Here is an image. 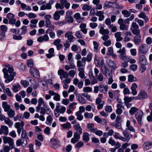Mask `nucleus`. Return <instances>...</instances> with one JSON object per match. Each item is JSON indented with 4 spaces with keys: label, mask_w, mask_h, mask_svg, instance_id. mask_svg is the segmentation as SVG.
Segmentation results:
<instances>
[{
    "label": "nucleus",
    "mask_w": 152,
    "mask_h": 152,
    "mask_svg": "<svg viewBox=\"0 0 152 152\" xmlns=\"http://www.w3.org/2000/svg\"><path fill=\"white\" fill-rule=\"evenodd\" d=\"M2 139L4 143V144L8 143L9 146L11 147V149L14 148V140L11 137L4 136Z\"/></svg>",
    "instance_id": "obj_1"
},
{
    "label": "nucleus",
    "mask_w": 152,
    "mask_h": 152,
    "mask_svg": "<svg viewBox=\"0 0 152 152\" xmlns=\"http://www.w3.org/2000/svg\"><path fill=\"white\" fill-rule=\"evenodd\" d=\"M50 142L51 143L52 147L55 149L58 148L61 145L60 141L55 138H51Z\"/></svg>",
    "instance_id": "obj_2"
},
{
    "label": "nucleus",
    "mask_w": 152,
    "mask_h": 152,
    "mask_svg": "<svg viewBox=\"0 0 152 152\" xmlns=\"http://www.w3.org/2000/svg\"><path fill=\"white\" fill-rule=\"evenodd\" d=\"M117 53L120 54L119 57L123 61H125L128 59V57L126 56L125 49L124 48L120 49L117 51Z\"/></svg>",
    "instance_id": "obj_3"
},
{
    "label": "nucleus",
    "mask_w": 152,
    "mask_h": 152,
    "mask_svg": "<svg viewBox=\"0 0 152 152\" xmlns=\"http://www.w3.org/2000/svg\"><path fill=\"white\" fill-rule=\"evenodd\" d=\"M38 83L42 90L46 91L48 89V85L45 80L40 78L39 80Z\"/></svg>",
    "instance_id": "obj_4"
},
{
    "label": "nucleus",
    "mask_w": 152,
    "mask_h": 152,
    "mask_svg": "<svg viewBox=\"0 0 152 152\" xmlns=\"http://www.w3.org/2000/svg\"><path fill=\"white\" fill-rule=\"evenodd\" d=\"M136 100H141L148 98L149 95L143 90L141 91L139 93L138 95L136 96Z\"/></svg>",
    "instance_id": "obj_5"
},
{
    "label": "nucleus",
    "mask_w": 152,
    "mask_h": 152,
    "mask_svg": "<svg viewBox=\"0 0 152 152\" xmlns=\"http://www.w3.org/2000/svg\"><path fill=\"white\" fill-rule=\"evenodd\" d=\"M27 144V139L26 138H22L18 139L16 141V145L19 146L22 145L23 147L25 146Z\"/></svg>",
    "instance_id": "obj_6"
},
{
    "label": "nucleus",
    "mask_w": 152,
    "mask_h": 152,
    "mask_svg": "<svg viewBox=\"0 0 152 152\" xmlns=\"http://www.w3.org/2000/svg\"><path fill=\"white\" fill-rule=\"evenodd\" d=\"M126 130H124L123 132L124 137H122V140L124 142H128L132 136V134L126 132Z\"/></svg>",
    "instance_id": "obj_7"
},
{
    "label": "nucleus",
    "mask_w": 152,
    "mask_h": 152,
    "mask_svg": "<svg viewBox=\"0 0 152 152\" xmlns=\"http://www.w3.org/2000/svg\"><path fill=\"white\" fill-rule=\"evenodd\" d=\"M31 75L34 77L38 78L40 77L39 72L38 69L35 68H32L30 70Z\"/></svg>",
    "instance_id": "obj_8"
},
{
    "label": "nucleus",
    "mask_w": 152,
    "mask_h": 152,
    "mask_svg": "<svg viewBox=\"0 0 152 152\" xmlns=\"http://www.w3.org/2000/svg\"><path fill=\"white\" fill-rule=\"evenodd\" d=\"M48 94L52 96H53V99L56 101H59L60 100V95L57 93L55 92L54 91L49 90L48 91Z\"/></svg>",
    "instance_id": "obj_9"
},
{
    "label": "nucleus",
    "mask_w": 152,
    "mask_h": 152,
    "mask_svg": "<svg viewBox=\"0 0 152 152\" xmlns=\"http://www.w3.org/2000/svg\"><path fill=\"white\" fill-rule=\"evenodd\" d=\"M65 11L63 10L56 11L53 14V18L56 20H58L60 18V15H63Z\"/></svg>",
    "instance_id": "obj_10"
},
{
    "label": "nucleus",
    "mask_w": 152,
    "mask_h": 152,
    "mask_svg": "<svg viewBox=\"0 0 152 152\" xmlns=\"http://www.w3.org/2000/svg\"><path fill=\"white\" fill-rule=\"evenodd\" d=\"M43 104L45 107H46L47 105L43 99L42 98H39L38 100V105L36 108V111L39 112V111L42 104Z\"/></svg>",
    "instance_id": "obj_11"
},
{
    "label": "nucleus",
    "mask_w": 152,
    "mask_h": 152,
    "mask_svg": "<svg viewBox=\"0 0 152 152\" xmlns=\"http://www.w3.org/2000/svg\"><path fill=\"white\" fill-rule=\"evenodd\" d=\"M58 74L60 76V78L62 80L63 78H66L68 77V73L65 72L63 69H60L58 71Z\"/></svg>",
    "instance_id": "obj_12"
},
{
    "label": "nucleus",
    "mask_w": 152,
    "mask_h": 152,
    "mask_svg": "<svg viewBox=\"0 0 152 152\" xmlns=\"http://www.w3.org/2000/svg\"><path fill=\"white\" fill-rule=\"evenodd\" d=\"M65 37L67 38L70 42H73L75 39V37L73 35L72 32L70 31H69L65 33Z\"/></svg>",
    "instance_id": "obj_13"
},
{
    "label": "nucleus",
    "mask_w": 152,
    "mask_h": 152,
    "mask_svg": "<svg viewBox=\"0 0 152 152\" xmlns=\"http://www.w3.org/2000/svg\"><path fill=\"white\" fill-rule=\"evenodd\" d=\"M9 133V129L5 125H1L0 128V135L3 134L5 135H7Z\"/></svg>",
    "instance_id": "obj_14"
},
{
    "label": "nucleus",
    "mask_w": 152,
    "mask_h": 152,
    "mask_svg": "<svg viewBox=\"0 0 152 152\" xmlns=\"http://www.w3.org/2000/svg\"><path fill=\"white\" fill-rule=\"evenodd\" d=\"M98 27L99 28V33L102 35L108 34H109V31L108 29H104L102 24H99Z\"/></svg>",
    "instance_id": "obj_15"
},
{
    "label": "nucleus",
    "mask_w": 152,
    "mask_h": 152,
    "mask_svg": "<svg viewBox=\"0 0 152 152\" xmlns=\"http://www.w3.org/2000/svg\"><path fill=\"white\" fill-rule=\"evenodd\" d=\"M152 143L149 141L145 142L142 145L144 150L147 151L151 149L152 147Z\"/></svg>",
    "instance_id": "obj_16"
},
{
    "label": "nucleus",
    "mask_w": 152,
    "mask_h": 152,
    "mask_svg": "<svg viewBox=\"0 0 152 152\" xmlns=\"http://www.w3.org/2000/svg\"><path fill=\"white\" fill-rule=\"evenodd\" d=\"M117 109L116 110V113L118 115L121 114L123 112L122 109L124 108V106L121 103H119L116 106Z\"/></svg>",
    "instance_id": "obj_17"
},
{
    "label": "nucleus",
    "mask_w": 152,
    "mask_h": 152,
    "mask_svg": "<svg viewBox=\"0 0 152 152\" xmlns=\"http://www.w3.org/2000/svg\"><path fill=\"white\" fill-rule=\"evenodd\" d=\"M143 115L142 111L141 110L138 111L135 115V117L138 122L141 124L142 118Z\"/></svg>",
    "instance_id": "obj_18"
},
{
    "label": "nucleus",
    "mask_w": 152,
    "mask_h": 152,
    "mask_svg": "<svg viewBox=\"0 0 152 152\" xmlns=\"http://www.w3.org/2000/svg\"><path fill=\"white\" fill-rule=\"evenodd\" d=\"M133 41L135 45H139L142 42L141 35H136L133 38Z\"/></svg>",
    "instance_id": "obj_19"
},
{
    "label": "nucleus",
    "mask_w": 152,
    "mask_h": 152,
    "mask_svg": "<svg viewBox=\"0 0 152 152\" xmlns=\"http://www.w3.org/2000/svg\"><path fill=\"white\" fill-rule=\"evenodd\" d=\"M99 91L105 94H107L108 88V86L107 85H99Z\"/></svg>",
    "instance_id": "obj_20"
},
{
    "label": "nucleus",
    "mask_w": 152,
    "mask_h": 152,
    "mask_svg": "<svg viewBox=\"0 0 152 152\" xmlns=\"http://www.w3.org/2000/svg\"><path fill=\"white\" fill-rule=\"evenodd\" d=\"M137 87V85L135 83H133L130 89L131 91L132 94L133 96L136 95L137 93V91L136 90Z\"/></svg>",
    "instance_id": "obj_21"
},
{
    "label": "nucleus",
    "mask_w": 152,
    "mask_h": 152,
    "mask_svg": "<svg viewBox=\"0 0 152 152\" xmlns=\"http://www.w3.org/2000/svg\"><path fill=\"white\" fill-rule=\"evenodd\" d=\"M107 63L108 66L112 69H115L117 68L116 64L114 61L110 60H108Z\"/></svg>",
    "instance_id": "obj_22"
},
{
    "label": "nucleus",
    "mask_w": 152,
    "mask_h": 152,
    "mask_svg": "<svg viewBox=\"0 0 152 152\" xmlns=\"http://www.w3.org/2000/svg\"><path fill=\"white\" fill-rule=\"evenodd\" d=\"M16 75V74L15 72L10 74L9 75H7V78L5 80V82L6 83H8L10 82L11 81L14 79V77Z\"/></svg>",
    "instance_id": "obj_23"
},
{
    "label": "nucleus",
    "mask_w": 152,
    "mask_h": 152,
    "mask_svg": "<svg viewBox=\"0 0 152 152\" xmlns=\"http://www.w3.org/2000/svg\"><path fill=\"white\" fill-rule=\"evenodd\" d=\"M76 98L77 100L79 101V102L82 104H85L87 103L86 100L80 94H77L76 95Z\"/></svg>",
    "instance_id": "obj_24"
},
{
    "label": "nucleus",
    "mask_w": 152,
    "mask_h": 152,
    "mask_svg": "<svg viewBox=\"0 0 152 152\" xmlns=\"http://www.w3.org/2000/svg\"><path fill=\"white\" fill-rule=\"evenodd\" d=\"M49 39L48 36L47 34H45L43 36L39 37L37 38V41L39 42H42L43 41H47Z\"/></svg>",
    "instance_id": "obj_25"
},
{
    "label": "nucleus",
    "mask_w": 152,
    "mask_h": 152,
    "mask_svg": "<svg viewBox=\"0 0 152 152\" xmlns=\"http://www.w3.org/2000/svg\"><path fill=\"white\" fill-rule=\"evenodd\" d=\"M122 33L120 32H118L114 34V36L116 39L117 42L121 41L123 39V37H121Z\"/></svg>",
    "instance_id": "obj_26"
},
{
    "label": "nucleus",
    "mask_w": 152,
    "mask_h": 152,
    "mask_svg": "<svg viewBox=\"0 0 152 152\" xmlns=\"http://www.w3.org/2000/svg\"><path fill=\"white\" fill-rule=\"evenodd\" d=\"M78 71H79L78 75L81 78H85L84 68L83 67L79 68L78 69Z\"/></svg>",
    "instance_id": "obj_27"
},
{
    "label": "nucleus",
    "mask_w": 152,
    "mask_h": 152,
    "mask_svg": "<svg viewBox=\"0 0 152 152\" xmlns=\"http://www.w3.org/2000/svg\"><path fill=\"white\" fill-rule=\"evenodd\" d=\"M2 106L4 109V112H6L11 108L10 105L8 104L7 102H3L2 103Z\"/></svg>",
    "instance_id": "obj_28"
},
{
    "label": "nucleus",
    "mask_w": 152,
    "mask_h": 152,
    "mask_svg": "<svg viewBox=\"0 0 152 152\" xmlns=\"http://www.w3.org/2000/svg\"><path fill=\"white\" fill-rule=\"evenodd\" d=\"M104 13L102 11H97L96 13V15L99 17V20L101 21L104 19V16L103 15Z\"/></svg>",
    "instance_id": "obj_29"
},
{
    "label": "nucleus",
    "mask_w": 152,
    "mask_h": 152,
    "mask_svg": "<svg viewBox=\"0 0 152 152\" xmlns=\"http://www.w3.org/2000/svg\"><path fill=\"white\" fill-rule=\"evenodd\" d=\"M57 107L58 108V111L61 114L64 113L66 110V108L64 106H61L60 108V106L59 103H58L56 106V107Z\"/></svg>",
    "instance_id": "obj_30"
},
{
    "label": "nucleus",
    "mask_w": 152,
    "mask_h": 152,
    "mask_svg": "<svg viewBox=\"0 0 152 152\" xmlns=\"http://www.w3.org/2000/svg\"><path fill=\"white\" fill-rule=\"evenodd\" d=\"M138 51L142 53H147V50L146 49L145 44H141L139 48Z\"/></svg>",
    "instance_id": "obj_31"
},
{
    "label": "nucleus",
    "mask_w": 152,
    "mask_h": 152,
    "mask_svg": "<svg viewBox=\"0 0 152 152\" xmlns=\"http://www.w3.org/2000/svg\"><path fill=\"white\" fill-rule=\"evenodd\" d=\"M21 86L19 84H16L12 85V89L15 93H16L18 91V89L21 88Z\"/></svg>",
    "instance_id": "obj_32"
},
{
    "label": "nucleus",
    "mask_w": 152,
    "mask_h": 152,
    "mask_svg": "<svg viewBox=\"0 0 152 152\" xmlns=\"http://www.w3.org/2000/svg\"><path fill=\"white\" fill-rule=\"evenodd\" d=\"M139 62L141 65H146L147 60L144 55L141 56L140 58Z\"/></svg>",
    "instance_id": "obj_33"
},
{
    "label": "nucleus",
    "mask_w": 152,
    "mask_h": 152,
    "mask_svg": "<svg viewBox=\"0 0 152 152\" xmlns=\"http://www.w3.org/2000/svg\"><path fill=\"white\" fill-rule=\"evenodd\" d=\"M135 99L136 100V97H129L128 96H125L124 98V100L125 103H127L131 102L132 100Z\"/></svg>",
    "instance_id": "obj_34"
},
{
    "label": "nucleus",
    "mask_w": 152,
    "mask_h": 152,
    "mask_svg": "<svg viewBox=\"0 0 152 152\" xmlns=\"http://www.w3.org/2000/svg\"><path fill=\"white\" fill-rule=\"evenodd\" d=\"M76 132H78V133L81 134L82 133V129L79 124H77L74 125L73 126Z\"/></svg>",
    "instance_id": "obj_35"
},
{
    "label": "nucleus",
    "mask_w": 152,
    "mask_h": 152,
    "mask_svg": "<svg viewBox=\"0 0 152 152\" xmlns=\"http://www.w3.org/2000/svg\"><path fill=\"white\" fill-rule=\"evenodd\" d=\"M89 134L87 132H84L83 134V139L86 142H88L89 140Z\"/></svg>",
    "instance_id": "obj_36"
},
{
    "label": "nucleus",
    "mask_w": 152,
    "mask_h": 152,
    "mask_svg": "<svg viewBox=\"0 0 152 152\" xmlns=\"http://www.w3.org/2000/svg\"><path fill=\"white\" fill-rule=\"evenodd\" d=\"M137 78L134 76L133 75L130 74L128 75V82H133L137 80Z\"/></svg>",
    "instance_id": "obj_37"
},
{
    "label": "nucleus",
    "mask_w": 152,
    "mask_h": 152,
    "mask_svg": "<svg viewBox=\"0 0 152 152\" xmlns=\"http://www.w3.org/2000/svg\"><path fill=\"white\" fill-rule=\"evenodd\" d=\"M6 112H7L8 117L10 118L13 117L15 115V111L11 108Z\"/></svg>",
    "instance_id": "obj_38"
},
{
    "label": "nucleus",
    "mask_w": 152,
    "mask_h": 152,
    "mask_svg": "<svg viewBox=\"0 0 152 152\" xmlns=\"http://www.w3.org/2000/svg\"><path fill=\"white\" fill-rule=\"evenodd\" d=\"M15 127L17 128V132L19 135H20L22 129V128L20 126V123H16L15 124Z\"/></svg>",
    "instance_id": "obj_39"
},
{
    "label": "nucleus",
    "mask_w": 152,
    "mask_h": 152,
    "mask_svg": "<svg viewBox=\"0 0 152 152\" xmlns=\"http://www.w3.org/2000/svg\"><path fill=\"white\" fill-rule=\"evenodd\" d=\"M97 62V65L100 67L102 66L104 64V59L102 58H100L99 60H95V62Z\"/></svg>",
    "instance_id": "obj_40"
},
{
    "label": "nucleus",
    "mask_w": 152,
    "mask_h": 152,
    "mask_svg": "<svg viewBox=\"0 0 152 152\" xmlns=\"http://www.w3.org/2000/svg\"><path fill=\"white\" fill-rule=\"evenodd\" d=\"M6 124H7L10 127H11L13 124V122L11 121L8 117H6L4 120Z\"/></svg>",
    "instance_id": "obj_41"
},
{
    "label": "nucleus",
    "mask_w": 152,
    "mask_h": 152,
    "mask_svg": "<svg viewBox=\"0 0 152 152\" xmlns=\"http://www.w3.org/2000/svg\"><path fill=\"white\" fill-rule=\"evenodd\" d=\"M94 125L93 123H89L87 126V129L92 132L95 129L94 128Z\"/></svg>",
    "instance_id": "obj_42"
},
{
    "label": "nucleus",
    "mask_w": 152,
    "mask_h": 152,
    "mask_svg": "<svg viewBox=\"0 0 152 152\" xmlns=\"http://www.w3.org/2000/svg\"><path fill=\"white\" fill-rule=\"evenodd\" d=\"M53 119L50 115L48 116L46 118V124L48 125H50L52 122Z\"/></svg>",
    "instance_id": "obj_43"
},
{
    "label": "nucleus",
    "mask_w": 152,
    "mask_h": 152,
    "mask_svg": "<svg viewBox=\"0 0 152 152\" xmlns=\"http://www.w3.org/2000/svg\"><path fill=\"white\" fill-rule=\"evenodd\" d=\"M76 115L77 116V119L79 121H81L83 118V116L80 111H77L76 113Z\"/></svg>",
    "instance_id": "obj_44"
},
{
    "label": "nucleus",
    "mask_w": 152,
    "mask_h": 152,
    "mask_svg": "<svg viewBox=\"0 0 152 152\" xmlns=\"http://www.w3.org/2000/svg\"><path fill=\"white\" fill-rule=\"evenodd\" d=\"M138 110V109L135 107L131 108L129 110V113L131 115H133L135 112H137Z\"/></svg>",
    "instance_id": "obj_45"
},
{
    "label": "nucleus",
    "mask_w": 152,
    "mask_h": 152,
    "mask_svg": "<svg viewBox=\"0 0 152 152\" xmlns=\"http://www.w3.org/2000/svg\"><path fill=\"white\" fill-rule=\"evenodd\" d=\"M22 30L20 35H24L26 34L27 32V27L26 26H24L21 28Z\"/></svg>",
    "instance_id": "obj_46"
},
{
    "label": "nucleus",
    "mask_w": 152,
    "mask_h": 152,
    "mask_svg": "<svg viewBox=\"0 0 152 152\" xmlns=\"http://www.w3.org/2000/svg\"><path fill=\"white\" fill-rule=\"evenodd\" d=\"M92 132L95 133L96 135L99 136L102 135L103 134L102 131L99 130L97 128L95 129Z\"/></svg>",
    "instance_id": "obj_47"
},
{
    "label": "nucleus",
    "mask_w": 152,
    "mask_h": 152,
    "mask_svg": "<svg viewBox=\"0 0 152 152\" xmlns=\"http://www.w3.org/2000/svg\"><path fill=\"white\" fill-rule=\"evenodd\" d=\"M83 91L84 93H88L89 92H91L92 91V88L90 87H85L83 88Z\"/></svg>",
    "instance_id": "obj_48"
},
{
    "label": "nucleus",
    "mask_w": 152,
    "mask_h": 152,
    "mask_svg": "<svg viewBox=\"0 0 152 152\" xmlns=\"http://www.w3.org/2000/svg\"><path fill=\"white\" fill-rule=\"evenodd\" d=\"M84 116L85 118L87 119L92 118L93 117V114L91 113H89L88 112H85L84 114Z\"/></svg>",
    "instance_id": "obj_49"
},
{
    "label": "nucleus",
    "mask_w": 152,
    "mask_h": 152,
    "mask_svg": "<svg viewBox=\"0 0 152 152\" xmlns=\"http://www.w3.org/2000/svg\"><path fill=\"white\" fill-rule=\"evenodd\" d=\"M62 126L64 129H69L71 128V125L69 123L67 122L66 123L62 124Z\"/></svg>",
    "instance_id": "obj_50"
},
{
    "label": "nucleus",
    "mask_w": 152,
    "mask_h": 152,
    "mask_svg": "<svg viewBox=\"0 0 152 152\" xmlns=\"http://www.w3.org/2000/svg\"><path fill=\"white\" fill-rule=\"evenodd\" d=\"M76 69L75 70H72L69 72V75L71 77H74L75 75V74L76 73Z\"/></svg>",
    "instance_id": "obj_51"
},
{
    "label": "nucleus",
    "mask_w": 152,
    "mask_h": 152,
    "mask_svg": "<svg viewBox=\"0 0 152 152\" xmlns=\"http://www.w3.org/2000/svg\"><path fill=\"white\" fill-rule=\"evenodd\" d=\"M7 29V27L5 25H1L0 26V30H1L0 31L4 32L5 33Z\"/></svg>",
    "instance_id": "obj_52"
},
{
    "label": "nucleus",
    "mask_w": 152,
    "mask_h": 152,
    "mask_svg": "<svg viewBox=\"0 0 152 152\" xmlns=\"http://www.w3.org/2000/svg\"><path fill=\"white\" fill-rule=\"evenodd\" d=\"M103 74L105 75L106 78H108L109 77L112 76L111 73L109 72V71L107 69H105V71L104 72L102 71Z\"/></svg>",
    "instance_id": "obj_53"
},
{
    "label": "nucleus",
    "mask_w": 152,
    "mask_h": 152,
    "mask_svg": "<svg viewBox=\"0 0 152 152\" xmlns=\"http://www.w3.org/2000/svg\"><path fill=\"white\" fill-rule=\"evenodd\" d=\"M131 31L133 34L134 35H140V31L138 29H132Z\"/></svg>",
    "instance_id": "obj_54"
},
{
    "label": "nucleus",
    "mask_w": 152,
    "mask_h": 152,
    "mask_svg": "<svg viewBox=\"0 0 152 152\" xmlns=\"http://www.w3.org/2000/svg\"><path fill=\"white\" fill-rule=\"evenodd\" d=\"M113 136L115 139H119L122 140V136H120L119 133L117 132H115Z\"/></svg>",
    "instance_id": "obj_55"
},
{
    "label": "nucleus",
    "mask_w": 152,
    "mask_h": 152,
    "mask_svg": "<svg viewBox=\"0 0 152 152\" xmlns=\"http://www.w3.org/2000/svg\"><path fill=\"white\" fill-rule=\"evenodd\" d=\"M93 44L94 45V51L95 52H97L98 50V43L95 41H93Z\"/></svg>",
    "instance_id": "obj_56"
},
{
    "label": "nucleus",
    "mask_w": 152,
    "mask_h": 152,
    "mask_svg": "<svg viewBox=\"0 0 152 152\" xmlns=\"http://www.w3.org/2000/svg\"><path fill=\"white\" fill-rule=\"evenodd\" d=\"M122 13L125 17H128L131 14L129 11L126 10H123L122 11Z\"/></svg>",
    "instance_id": "obj_57"
},
{
    "label": "nucleus",
    "mask_w": 152,
    "mask_h": 152,
    "mask_svg": "<svg viewBox=\"0 0 152 152\" xmlns=\"http://www.w3.org/2000/svg\"><path fill=\"white\" fill-rule=\"evenodd\" d=\"M113 53V48L111 47H109L107 49V55L110 56Z\"/></svg>",
    "instance_id": "obj_58"
},
{
    "label": "nucleus",
    "mask_w": 152,
    "mask_h": 152,
    "mask_svg": "<svg viewBox=\"0 0 152 152\" xmlns=\"http://www.w3.org/2000/svg\"><path fill=\"white\" fill-rule=\"evenodd\" d=\"M65 20L68 23H72L73 22V18L72 16L66 17Z\"/></svg>",
    "instance_id": "obj_59"
},
{
    "label": "nucleus",
    "mask_w": 152,
    "mask_h": 152,
    "mask_svg": "<svg viewBox=\"0 0 152 152\" xmlns=\"http://www.w3.org/2000/svg\"><path fill=\"white\" fill-rule=\"evenodd\" d=\"M124 130H126V132H129V131L130 132H134L135 129H134L131 126H128Z\"/></svg>",
    "instance_id": "obj_60"
},
{
    "label": "nucleus",
    "mask_w": 152,
    "mask_h": 152,
    "mask_svg": "<svg viewBox=\"0 0 152 152\" xmlns=\"http://www.w3.org/2000/svg\"><path fill=\"white\" fill-rule=\"evenodd\" d=\"M85 63L83 65L81 61H78L77 62V66L79 68L83 67L84 68Z\"/></svg>",
    "instance_id": "obj_61"
},
{
    "label": "nucleus",
    "mask_w": 152,
    "mask_h": 152,
    "mask_svg": "<svg viewBox=\"0 0 152 152\" xmlns=\"http://www.w3.org/2000/svg\"><path fill=\"white\" fill-rule=\"evenodd\" d=\"M91 7L87 4H84L82 9L83 10L89 11L91 9Z\"/></svg>",
    "instance_id": "obj_62"
},
{
    "label": "nucleus",
    "mask_w": 152,
    "mask_h": 152,
    "mask_svg": "<svg viewBox=\"0 0 152 152\" xmlns=\"http://www.w3.org/2000/svg\"><path fill=\"white\" fill-rule=\"evenodd\" d=\"M75 35L76 37L78 38H81L83 37V34L80 32V31H76Z\"/></svg>",
    "instance_id": "obj_63"
},
{
    "label": "nucleus",
    "mask_w": 152,
    "mask_h": 152,
    "mask_svg": "<svg viewBox=\"0 0 152 152\" xmlns=\"http://www.w3.org/2000/svg\"><path fill=\"white\" fill-rule=\"evenodd\" d=\"M21 84L25 87H26L29 85V83L26 80H21L20 81Z\"/></svg>",
    "instance_id": "obj_64"
}]
</instances>
